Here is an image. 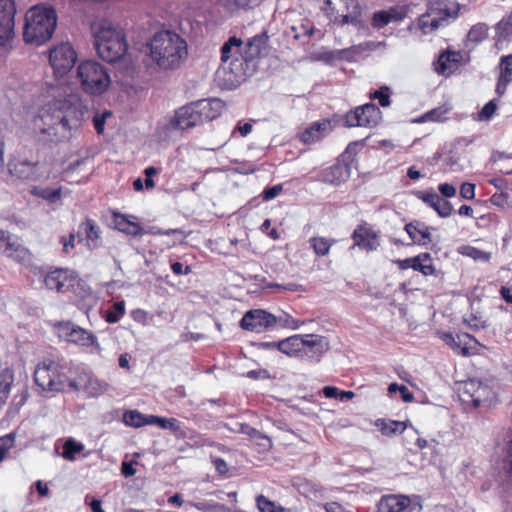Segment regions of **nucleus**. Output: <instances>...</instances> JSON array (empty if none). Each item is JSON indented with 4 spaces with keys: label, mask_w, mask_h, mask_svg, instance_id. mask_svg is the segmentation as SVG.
<instances>
[{
    "label": "nucleus",
    "mask_w": 512,
    "mask_h": 512,
    "mask_svg": "<svg viewBox=\"0 0 512 512\" xmlns=\"http://www.w3.org/2000/svg\"><path fill=\"white\" fill-rule=\"evenodd\" d=\"M488 36V27L485 24L479 23L474 25L468 32L467 39L472 43H479Z\"/></svg>",
    "instance_id": "6e6d98bb"
},
{
    "label": "nucleus",
    "mask_w": 512,
    "mask_h": 512,
    "mask_svg": "<svg viewBox=\"0 0 512 512\" xmlns=\"http://www.w3.org/2000/svg\"><path fill=\"white\" fill-rule=\"evenodd\" d=\"M289 357L301 358L303 346V335H293L272 344Z\"/></svg>",
    "instance_id": "7c9ffc66"
},
{
    "label": "nucleus",
    "mask_w": 512,
    "mask_h": 512,
    "mask_svg": "<svg viewBox=\"0 0 512 512\" xmlns=\"http://www.w3.org/2000/svg\"><path fill=\"white\" fill-rule=\"evenodd\" d=\"M15 6L12 0H0V47H6L14 35Z\"/></svg>",
    "instance_id": "f3484780"
},
{
    "label": "nucleus",
    "mask_w": 512,
    "mask_h": 512,
    "mask_svg": "<svg viewBox=\"0 0 512 512\" xmlns=\"http://www.w3.org/2000/svg\"><path fill=\"white\" fill-rule=\"evenodd\" d=\"M77 54L70 43H61L50 50L49 61L57 77L64 76L74 66Z\"/></svg>",
    "instance_id": "f8f14e48"
},
{
    "label": "nucleus",
    "mask_w": 512,
    "mask_h": 512,
    "mask_svg": "<svg viewBox=\"0 0 512 512\" xmlns=\"http://www.w3.org/2000/svg\"><path fill=\"white\" fill-rule=\"evenodd\" d=\"M89 373L83 369H71V374H68V392L69 391H83L87 380L89 378Z\"/></svg>",
    "instance_id": "79ce46f5"
},
{
    "label": "nucleus",
    "mask_w": 512,
    "mask_h": 512,
    "mask_svg": "<svg viewBox=\"0 0 512 512\" xmlns=\"http://www.w3.org/2000/svg\"><path fill=\"white\" fill-rule=\"evenodd\" d=\"M152 415H145L137 410L126 411L123 415V422L126 426L139 428L145 425H151Z\"/></svg>",
    "instance_id": "37998d69"
},
{
    "label": "nucleus",
    "mask_w": 512,
    "mask_h": 512,
    "mask_svg": "<svg viewBox=\"0 0 512 512\" xmlns=\"http://www.w3.org/2000/svg\"><path fill=\"white\" fill-rule=\"evenodd\" d=\"M382 120L380 109L374 104H365L357 107L345 116V124L348 127H368L377 126Z\"/></svg>",
    "instance_id": "ddd939ff"
},
{
    "label": "nucleus",
    "mask_w": 512,
    "mask_h": 512,
    "mask_svg": "<svg viewBox=\"0 0 512 512\" xmlns=\"http://www.w3.org/2000/svg\"><path fill=\"white\" fill-rule=\"evenodd\" d=\"M76 79L83 92L91 96H101L112 84L109 69L96 60L81 61L76 67Z\"/></svg>",
    "instance_id": "39448f33"
},
{
    "label": "nucleus",
    "mask_w": 512,
    "mask_h": 512,
    "mask_svg": "<svg viewBox=\"0 0 512 512\" xmlns=\"http://www.w3.org/2000/svg\"><path fill=\"white\" fill-rule=\"evenodd\" d=\"M267 37L265 35H256L249 39L248 41V49H249V57L254 58L261 54L263 49L266 47Z\"/></svg>",
    "instance_id": "864d4df0"
},
{
    "label": "nucleus",
    "mask_w": 512,
    "mask_h": 512,
    "mask_svg": "<svg viewBox=\"0 0 512 512\" xmlns=\"http://www.w3.org/2000/svg\"><path fill=\"white\" fill-rule=\"evenodd\" d=\"M421 506L404 495H387L382 497L378 512H414Z\"/></svg>",
    "instance_id": "6ab92c4d"
},
{
    "label": "nucleus",
    "mask_w": 512,
    "mask_h": 512,
    "mask_svg": "<svg viewBox=\"0 0 512 512\" xmlns=\"http://www.w3.org/2000/svg\"><path fill=\"white\" fill-rule=\"evenodd\" d=\"M449 109L446 107H438L433 110L428 111L424 115L420 116L415 120L416 123H424V122H442L446 119V114Z\"/></svg>",
    "instance_id": "3c124183"
},
{
    "label": "nucleus",
    "mask_w": 512,
    "mask_h": 512,
    "mask_svg": "<svg viewBox=\"0 0 512 512\" xmlns=\"http://www.w3.org/2000/svg\"><path fill=\"white\" fill-rule=\"evenodd\" d=\"M321 9L329 20L337 25L364 28L358 0H324Z\"/></svg>",
    "instance_id": "6e6552de"
},
{
    "label": "nucleus",
    "mask_w": 512,
    "mask_h": 512,
    "mask_svg": "<svg viewBox=\"0 0 512 512\" xmlns=\"http://www.w3.org/2000/svg\"><path fill=\"white\" fill-rule=\"evenodd\" d=\"M353 239L355 245L367 251L376 250L380 244L377 232L367 224L355 229Z\"/></svg>",
    "instance_id": "5701e85b"
},
{
    "label": "nucleus",
    "mask_w": 512,
    "mask_h": 512,
    "mask_svg": "<svg viewBox=\"0 0 512 512\" xmlns=\"http://www.w3.org/2000/svg\"><path fill=\"white\" fill-rule=\"evenodd\" d=\"M16 434L14 432L0 437V462L4 460L7 452L14 446Z\"/></svg>",
    "instance_id": "052dcab7"
},
{
    "label": "nucleus",
    "mask_w": 512,
    "mask_h": 512,
    "mask_svg": "<svg viewBox=\"0 0 512 512\" xmlns=\"http://www.w3.org/2000/svg\"><path fill=\"white\" fill-rule=\"evenodd\" d=\"M244 77L243 62L241 58L220 63L215 72V81L223 89H234L240 85Z\"/></svg>",
    "instance_id": "9b49d317"
},
{
    "label": "nucleus",
    "mask_w": 512,
    "mask_h": 512,
    "mask_svg": "<svg viewBox=\"0 0 512 512\" xmlns=\"http://www.w3.org/2000/svg\"><path fill=\"white\" fill-rule=\"evenodd\" d=\"M313 29L314 27L309 21L291 27L295 39H299L301 36H310L313 33Z\"/></svg>",
    "instance_id": "e2e57ef3"
},
{
    "label": "nucleus",
    "mask_w": 512,
    "mask_h": 512,
    "mask_svg": "<svg viewBox=\"0 0 512 512\" xmlns=\"http://www.w3.org/2000/svg\"><path fill=\"white\" fill-rule=\"evenodd\" d=\"M416 196L433 208L439 217L447 218L452 214L453 207L447 200L442 199L435 191H419Z\"/></svg>",
    "instance_id": "4be33fe9"
},
{
    "label": "nucleus",
    "mask_w": 512,
    "mask_h": 512,
    "mask_svg": "<svg viewBox=\"0 0 512 512\" xmlns=\"http://www.w3.org/2000/svg\"><path fill=\"white\" fill-rule=\"evenodd\" d=\"M256 503L261 512H284V508L281 505L276 504L263 495L256 498Z\"/></svg>",
    "instance_id": "bf43d9fd"
},
{
    "label": "nucleus",
    "mask_w": 512,
    "mask_h": 512,
    "mask_svg": "<svg viewBox=\"0 0 512 512\" xmlns=\"http://www.w3.org/2000/svg\"><path fill=\"white\" fill-rule=\"evenodd\" d=\"M100 228L90 219L83 221L77 230L78 243L93 250L101 245Z\"/></svg>",
    "instance_id": "412c9836"
},
{
    "label": "nucleus",
    "mask_w": 512,
    "mask_h": 512,
    "mask_svg": "<svg viewBox=\"0 0 512 512\" xmlns=\"http://www.w3.org/2000/svg\"><path fill=\"white\" fill-rule=\"evenodd\" d=\"M459 4L454 0L434 1L426 14L419 17L417 25L423 34H430L458 17Z\"/></svg>",
    "instance_id": "0eeeda50"
},
{
    "label": "nucleus",
    "mask_w": 512,
    "mask_h": 512,
    "mask_svg": "<svg viewBox=\"0 0 512 512\" xmlns=\"http://www.w3.org/2000/svg\"><path fill=\"white\" fill-rule=\"evenodd\" d=\"M126 306L124 301H117L113 304L112 309L105 313V320L109 324L119 322L125 315Z\"/></svg>",
    "instance_id": "603ef678"
},
{
    "label": "nucleus",
    "mask_w": 512,
    "mask_h": 512,
    "mask_svg": "<svg viewBox=\"0 0 512 512\" xmlns=\"http://www.w3.org/2000/svg\"><path fill=\"white\" fill-rule=\"evenodd\" d=\"M283 190V185L278 184L263 191L262 196L265 201H270L276 198Z\"/></svg>",
    "instance_id": "774afa93"
},
{
    "label": "nucleus",
    "mask_w": 512,
    "mask_h": 512,
    "mask_svg": "<svg viewBox=\"0 0 512 512\" xmlns=\"http://www.w3.org/2000/svg\"><path fill=\"white\" fill-rule=\"evenodd\" d=\"M0 253L20 260L26 254V251L8 233L0 230Z\"/></svg>",
    "instance_id": "2f4dec72"
},
{
    "label": "nucleus",
    "mask_w": 512,
    "mask_h": 512,
    "mask_svg": "<svg viewBox=\"0 0 512 512\" xmlns=\"http://www.w3.org/2000/svg\"><path fill=\"white\" fill-rule=\"evenodd\" d=\"M38 115L32 120L33 132L43 139L60 140L77 129L87 112L79 94L63 95L57 86H48L40 98Z\"/></svg>",
    "instance_id": "f257e3e1"
},
{
    "label": "nucleus",
    "mask_w": 512,
    "mask_h": 512,
    "mask_svg": "<svg viewBox=\"0 0 512 512\" xmlns=\"http://www.w3.org/2000/svg\"><path fill=\"white\" fill-rule=\"evenodd\" d=\"M334 128L332 121L322 119L307 127L300 135L302 142L306 144L315 143L327 136Z\"/></svg>",
    "instance_id": "b1692460"
},
{
    "label": "nucleus",
    "mask_w": 512,
    "mask_h": 512,
    "mask_svg": "<svg viewBox=\"0 0 512 512\" xmlns=\"http://www.w3.org/2000/svg\"><path fill=\"white\" fill-rule=\"evenodd\" d=\"M438 336L454 352L463 356L477 354L483 347L476 338L467 333H460L454 336L448 332H440Z\"/></svg>",
    "instance_id": "4468645a"
},
{
    "label": "nucleus",
    "mask_w": 512,
    "mask_h": 512,
    "mask_svg": "<svg viewBox=\"0 0 512 512\" xmlns=\"http://www.w3.org/2000/svg\"><path fill=\"white\" fill-rule=\"evenodd\" d=\"M9 172L12 176L22 180H37L40 177V166L22 157H14L9 162Z\"/></svg>",
    "instance_id": "aec40b11"
},
{
    "label": "nucleus",
    "mask_w": 512,
    "mask_h": 512,
    "mask_svg": "<svg viewBox=\"0 0 512 512\" xmlns=\"http://www.w3.org/2000/svg\"><path fill=\"white\" fill-rule=\"evenodd\" d=\"M113 225L120 232L130 236H140L144 234V229L137 222V218L133 215L114 213Z\"/></svg>",
    "instance_id": "c85d7f7f"
},
{
    "label": "nucleus",
    "mask_w": 512,
    "mask_h": 512,
    "mask_svg": "<svg viewBox=\"0 0 512 512\" xmlns=\"http://www.w3.org/2000/svg\"><path fill=\"white\" fill-rule=\"evenodd\" d=\"M108 389V383L93 377L90 374L83 391L87 394L88 397L95 398L103 395L106 391H108Z\"/></svg>",
    "instance_id": "c03bdc74"
},
{
    "label": "nucleus",
    "mask_w": 512,
    "mask_h": 512,
    "mask_svg": "<svg viewBox=\"0 0 512 512\" xmlns=\"http://www.w3.org/2000/svg\"><path fill=\"white\" fill-rule=\"evenodd\" d=\"M242 431L246 433L256 445H258L260 451H267L272 447L271 439L260 433L258 430L246 426Z\"/></svg>",
    "instance_id": "de8ad7c7"
},
{
    "label": "nucleus",
    "mask_w": 512,
    "mask_h": 512,
    "mask_svg": "<svg viewBox=\"0 0 512 512\" xmlns=\"http://www.w3.org/2000/svg\"><path fill=\"white\" fill-rule=\"evenodd\" d=\"M142 54L147 68L157 72H173L186 61L188 44L177 32L161 29L146 40Z\"/></svg>",
    "instance_id": "f03ea898"
},
{
    "label": "nucleus",
    "mask_w": 512,
    "mask_h": 512,
    "mask_svg": "<svg viewBox=\"0 0 512 512\" xmlns=\"http://www.w3.org/2000/svg\"><path fill=\"white\" fill-rule=\"evenodd\" d=\"M371 98L377 99L382 107L390 105V90L388 87H382L371 94Z\"/></svg>",
    "instance_id": "0e129e2a"
},
{
    "label": "nucleus",
    "mask_w": 512,
    "mask_h": 512,
    "mask_svg": "<svg viewBox=\"0 0 512 512\" xmlns=\"http://www.w3.org/2000/svg\"><path fill=\"white\" fill-rule=\"evenodd\" d=\"M460 195L464 199L472 200L475 198V185L470 182L462 183L460 187Z\"/></svg>",
    "instance_id": "338daca9"
},
{
    "label": "nucleus",
    "mask_w": 512,
    "mask_h": 512,
    "mask_svg": "<svg viewBox=\"0 0 512 512\" xmlns=\"http://www.w3.org/2000/svg\"><path fill=\"white\" fill-rule=\"evenodd\" d=\"M112 117V112L105 110L102 113H97L93 117L94 128L98 134H102L105 130L106 121Z\"/></svg>",
    "instance_id": "680f3d73"
},
{
    "label": "nucleus",
    "mask_w": 512,
    "mask_h": 512,
    "mask_svg": "<svg viewBox=\"0 0 512 512\" xmlns=\"http://www.w3.org/2000/svg\"><path fill=\"white\" fill-rule=\"evenodd\" d=\"M458 391L463 403L475 407L491 400L494 395L493 389L487 383L476 379H469L463 382Z\"/></svg>",
    "instance_id": "9d476101"
},
{
    "label": "nucleus",
    "mask_w": 512,
    "mask_h": 512,
    "mask_svg": "<svg viewBox=\"0 0 512 512\" xmlns=\"http://www.w3.org/2000/svg\"><path fill=\"white\" fill-rule=\"evenodd\" d=\"M512 81V54L500 60V76L496 86L498 95H503L508 83Z\"/></svg>",
    "instance_id": "f704fd0d"
},
{
    "label": "nucleus",
    "mask_w": 512,
    "mask_h": 512,
    "mask_svg": "<svg viewBox=\"0 0 512 512\" xmlns=\"http://www.w3.org/2000/svg\"><path fill=\"white\" fill-rule=\"evenodd\" d=\"M496 111V104L494 101H489L478 114L479 120H489Z\"/></svg>",
    "instance_id": "69168bd1"
},
{
    "label": "nucleus",
    "mask_w": 512,
    "mask_h": 512,
    "mask_svg": "<svg viewBox=\"0 0 512 512\" xmlns=\"http://www.w3.org/2000/svg\"><path fill=\"white\" fill-rule=\"evenodd\" d=\"M242 41L235 36L230 37L221 47V61H232L234 58H240V47Z\"/></svg>",
    "instance_id": "58836bf2"
},
{
    "label": "nucleus",
    "mask_w": 512,
    "mask_h": 512,
    "mask_svg": "<svg viewBox=\"0 0 512 512\" xmlns=\"http://www.w3.org/2000/svg\"><path fill=\"white\" fill-rule=\"evenodd\" d=\"M30 193L52 204L57 203L62 199L63 189L61 186H34L31 188Z\"/></svg>",
    "instance_id": "e433bc0d"
},
{
    "label": "nucleus",
    "mask_w": 512,
    "mask_h": 512,
    "mask_svg": "<svg viewBox=\"0 0 512 512\" xmlns=\"http://www.w3.org/2000/svg\"><path fill=\"white\" fill-rule=\"evenodd\" d=\"M77 276L73 270L57 268L44 274L43 284L51 291L67 293L75 287Z\"/></svg>",
    "instance_id": "2eb2a0df"
},
{
    "label": "nucleus",
    "mask_w": 512,
    "mask_h": 512,
    "mask_svg": "<svg viewBox=\"0 0 512 512\" xmlns=\"http://www.w3.org/2000/svg\"><path fill=\"white\" fill-rule=\"evenodd\" d=\"M174 117L179 130H186L201 125L194 102L177 109L174 113Z\"/></svg>",
    "instance_id": "a878e982"
},
{
    "label": "nucleus",
    "mask_w": 512,
    "mask_h": 512,
    "mask_svg": "<svg viewBox=\"0 0 512 512\" xmlns=\"http://www.w3.org/2000/svg\"><path fill=\"white\" fill-rule=\"evenodd\" d=\"M310 245L318 256H325L329 253L333 241L324 237H313L310 239Z\"/></svg>",
    "instance_id": "5fc2aeb1"
},
{
    "label": "nucleus",
    "mask_w": 512,
    "mask_h": 512,
    "mask_svg": "<svg viewBox=\"0 0 512 512\" xmlns=\"http://www.w3.org/2000/svg\"><path fill=\"white\" fill-rule=\"evenodd\" d=\"M174 130H179L176 126L174 115L166 116L160 119L155 128V135L159 140H166L171 136Z\"/></svg>",
    "instance_id": "a19ab883"
},
{
    "label": "nucleus",
    "mask_w": 512,
    "mask_h": 512,
    "mask_svg": "<svg viewBox=\"0 0 512 512\" xmlns=\"http://www.w3.org/2000/svg\"><path fill=\"white\" fill-rule=\"evenodd\" d=\"M459 253L477 262L486 263L491 259V253L480 250L476 247L465 245L459 248Z\"/></svg>",
    "instance_id": "09e8293b"
},
{
    "label": "nucleus",
    "mask_w": 512,
    "mask_h": 512,
    "mask_svg": "<svg viewBox=\"0 0 512 512\" xmlns=\"http://www.w3.org/2000/svg\"><path fill=\"white\" fill-rule=\"evenodd\" d=\"M275 321L276 317L273 314L262 309H253L244 314L240 325L244 330L262 333L274 327Z\"/></svg>",
    "instance_id": "dca6fc26"
},
{
    "label": "nucleus",
    "mask_w": 512,
    "mask_h": 512,
    "mask_svg": "<svg viewBox=\"0 0 512 512\" xmlns=\"http://www.w3.org/2000/svg\"><path fill=\"white\" fill-rule=\"evenodd\" d=\"M405 231L415 244L426 245L431 242L430 228L424 223H409L405 226Z\"/></svg>",
    "instance_id": "72a5a7b5"
},
{
    "label": "nucleus",
    "mask_w": 512,
    "mask_h": 512,
    "mask_svg": "<svg viewBox=\"0 0 512 512\" xmlns=\"http://www.w3.org/2000/svg\"><path fill=\"white\" fill-rule=\"evenodd\" d=\"M84 449L85 446L82 442L69 437L63 443L61 456L67 461H75Z\"/></svg>",
    "instance_id": "4c0bfd02"
},
{
    "label": "nucleus",
    "mask_w": 512,
    "mask_h": 512,
    "mask_svg": "<svg viewBox=\"0 0 512 512\" xmlns=\"http://www.w3.org/2000/svg\"><path fill=\"white\" fill-rule=\"evenodd\" d=\"M68 374H71V368L52 360H44L36 366L34 380L42 390L68 392Z\"/></svg>",
    "instance_id": "423d86ee"
},
{
    "label": "nucleus",
    "mask_w": 512,
    "mask_h": 512,
    "mask_svg": "<svg viewBox=\"0 0 512 512\" xmlns=\"http://www.w3.org/2000/svg\"><path fill=\"white\" fill-rule=\"evenodd\" d=\"M303 348L301 359L316 360L329 350V342L324 336L320 335H303Z\"/></svg>",
    "instance_id": "a211bd4d"
},
{
    "label": "nucleus",
    "mask_w": 512,
    "mask_h": 512,
    "mask_svg": "<svg viewBox=\"0 0 512 512\" xmlns=\"http://www.w3.org/2000/svg\"><path fill=\"white\" fill-rule=\"evenodd\" d=\"M350 168L345 163H337L332 165L321 172V181L338 186L346 182L350 178Z\"/></svg>",
    "instance_id": "bb28decb"
},
{
    "label": "nucleus",
    "mask_w": 512,
    "mask_h": 512,
    "mask_svg": "<svg viewBox=\"0 0 512 512\" xmlns=\"http://www.w3.org/2000/svg\"><path fill=\"white\" fill-rule=\"evenodd\" d=\"M70 291L74 293L77 299V305L81 310L89 311L97 304L98 298L96 294L87 285V283L80 279L78 276L75 287L71 288Z\"/></svg>",
    "instance_id": "393cba45"
},
{
    "label": "nucleus",
    "mask_w": 512,
    "mask_h": 512,
    "mask_svg": "<svg viewBox=\"0 0 512 512\" xmlns=\"http://www.w3.org/2000/svg\"><path fill=\"white\" fill-rule=\"evenodd\" d=\"M57 25V16L53 8L36 5L25 14L23 40L26 44L41 46L51 39Z\"/></svg>",
    "instance_id": "20e7f679"
},
{
    "label": "nucleus",
    "mask_w": 512,
    "mask_h": 512,
    "mask_svg": "<svg viewBox=\"0 0 512 512\" xmlns=\"http://www.w3.org/2000/svg\"><path fill=\"white\" fill-rule=\"evenodd\" d=\"M274 317H276L274 326L278 325L291 330H298L304 324V321L298 320L286 312H281L279 315H274Z\"/></svg>",
    "instance_id": "8fccbe9b"
},
{
    "label": "nucleus",
    "mask_w": 512,
    "mask_h": 512,
    "mask_svg": "<svg viewBox=\"0 0 512 512\" xmlns=\"http://www.w3.org/2000/svg\"><path fill=\"white\" fill-rule=\"evenodd\" d=\"M55 327L56 333L60 339L84 349H91L92 352L98 355L102 353L103 348L98 338L91 331L69 321L60 322Z\"/></svg>",
    "instance_id": "1a4fd4ad"
},
{
    "label": "nucleus",
    "mask_w": 512,
    "mask_h": 512,
    "mask_svg": "<svg viewBox=\"0 0 512 512\" xmlns=\"http://www.w3.org/2000/svg\"><path fill=\"white\" fill-rule=\"evenodd\" d=\"M496 41L501 42L512 35V21L510 18H504L495 26Z\"/></svg>",
    "instance_id": "4d7b16f0"
},
{
    "label": "nucleus",
    "mask_w": 512,
    "mask_h": 512,
    "mask_svg": "<svg viewBox=\"0 0 512 512\" xmlns=\"http://www.w3.org/2000/svg\"><path fill=\"white\" fill-rule=\"evenodd\" d=\"M201 124L207 121H211L221 115L224 104L219 99H203L194 102Z\"/></svg>",
    "instance_id": "cd10ccee"
},
{
    "label": "nucleus",
    "mask_w": 512,
    "mask_h": 512,
    "mask_svg": "<svg viewBox=\"0 0 512 512\" xmlns=\"http://www.w3.org/2000/svg\"><path fill=\"white\" fill-rule=\"evenodd\" d=\"M151 425H157L162 429L170 430L178 435H183L182 423L175 418H165L152 415Z\"/></svg>",
    "instance_id": "49530a36"
},
{
    "label": "nucleus",
    "mask_w": 512,
    "mask_h": 512,
    "mask_svg": "<svg viewBox=\"0 0 512 512\" xmlns=\"http://www.w3.org/2000/svg\"><path fill=\"white\" fill-rule=\"evenodd\" d=\"M412 269L421 272L424 276L435 274V267L433 266L432 258L429 253H422L415 256V263Z\"/></svg>",
    "instance_id": "a18cd8bd"
},
{
    "label": "nucleus",
    "mask_w": 512,
    "mask_h": 512,
    "mask_svg": "<svg viewBox=\"0 0 512 512\" xmlns=\"http://www.w3.org/2000/svg\"><path fill=\"white\" fill-rule=\"evenodd\" d=\"M461 60L462 55L459 52L448 51L439 56L435 70L438 74L450 76L458 69Z\"/></svg>",
    "instance_id": "c756f323"
},
{
    "label": "nucleus",
    "mask_w": 512,
    "mask_h": 512,
    "mask_svg": "<svg viewBox=\"0 0 512 512\" xmlns=\"http://www.w3.org/2000/svg\"><path fill=\"white\" fill-rule=\"evenodd\" d=\"M14 383V372L10 368L0 371V404L6 403Z\"/></svg>",
    "instance_id": "ea45409f"
},
{
    "label": "nucleus",
    "mask_w": 512,
    "mask_h": 512,
    "mask_svg": "<svg viewBox=\"0 0 512 512\" xmlns=\"http://www.w3.org/2000/svg\"><path fill=\"white\" fill-rule=\"evenodd\" d=\"M403 13L396 7H391L387 10L376 11L372 17V25L381 29L390 23H396L402 20Z\"/></svg>",
    "instance_id": "473e14b6"
},
{
    "label": "nucleus",
    "mask_w": 512,
    "mask_h": 512,
    "mask_svg": "<svg viewBox=\"0 0 512 512\" xmlns=\"http://www.w3.org/2000/svg\"><path fill=\"white\" fill-rule=\"evenodd\" d=\"M374 425L382 435L388 437L400 435L408 427L406 422L391 419H377Z\"/></svg>",
    "instance_id": "c9c22d12"
},
{
    "label": "nucleus",
    "mask_w": 512,
    "mask_h": 512,
    "mask_svg": "<svg viewBox=\"0 0 512 512\" xmlns=\"http://www.w3.org/2000/svg\"><path fill=\"white\" fill-rule=\"evenodd\" d=\"M91 36L96 53L103 61L114 64L129 56L125 29L116 21L97 19L91 24Z\"/></svg>",
    "instance_id": "7ed1b4c3"
},
{
    "label": "nucleus",
    "mask_w": 512,
    "mask_h": 512,
    "mask_svg": "<svg viewBox=\"0 0 512 512\" xmlns=\"http://www.w3.org/2000/svg\"><path fill=\"white\" fill-rule=\"evenodd\" d=\"M189 505L201 512H225L226 507L223 504L214 501L189 502Z\"/></svg>",
    "instance_id": "13d9d810"
}]
</instances>
